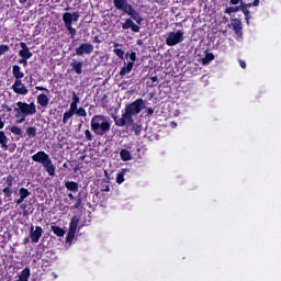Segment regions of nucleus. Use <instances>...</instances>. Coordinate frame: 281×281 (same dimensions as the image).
Returning a JSON list of instances; mask_svg holds the SVG:
<instances>
[{"mask_svg":"<svg viewBox=\"0 0 281 281\" xmlns=\"http://www.w3.org/2000/svg\"><path fill=\"white\" fill-rule=\"evenodd\" d=\"M13 113L16 124H23L27 117L34 116L36 113V103L18 101L13 108Z\"/></svg>","mask_w":281,"mask_h":281,"instance_id":"1","label":"nucleus"},{"mask_svg":"<svg viewBox=\"0 0 281 281\" xmlns=\"http://www.w3.org/2000/svg\"><path fill=\"white\" fill-rule=\"evenodd\" d=\"M111 117L104 115H94L90 122L91 131L100 136L105 135V133L111 131Z\"/></svg>","mask_w":281,"mask_h":281,"instance_id":"2","label":"nucleus"},{"mask_svg":"<svg viewBox=\"0 0 281 281\" xmlns=\"http://www.w3.org/2000/svg\"><path fill=\"white\" fill-rule=\"evenodd\" d=\"M114 8L116 10H120L121 12H124V14H127V16H131L133 21H135L138 25H142V21H144V18L139 15V12H137L131 3H128V0H113Z\"/></svg>","mask_w":281,"mask_h":281,"instance_id":"3","label":"nucleus"},{"mask_svg":"<svg viewBox=\"0 0 281 281\" xmlns=\"http://www.w3.org/2000/svg\"><path fill=\"white\" fill-rule=\"evenodd\" d=\"M32 160L36 161L37 164H42L43 168L49 175V177H54L56 175V167L52 162V158L45 151H37L35 155L32 156Z\"/></svg>","mask_w":281,"mask_h":281,"instance_id":"4","label":"nucleus"},{"mask_svg":"<svg viewBox=\"0 0 281 281\" xmlns=\"http://www.w3.org/2000/svg\"><path fill=\"white\" fill-rule=\"evenodd\" d=\"M80 19L79 12H66L63 14V21L65 23L66 30L69 32L71 38H76V29H74L72 23H78Z\"/></svg>","mask_w":281,"mask_h":281,"instance_id":"5","label":"nucleus"},{"mask_svg":"<svg viewBox=\"0 0 281 281\" xmlns=\"http://www.w3.org/2000/svg\"><path fill=\"white\" fill-rule=\"evenodd\" d=\"M186 32L183 30L172 31L166 34V45L168 47H175L179 43H183Z\"/></svg>","mask_w":281,"mask_h":281,"instance_id":"6","label":"nucleus"},{"mask_svg":"<svg viewBox=\"0 0 281 281\" xmlns=\"http://www.w3.org/2000/svg\"><path fill=\"white\" fill-rule=\"evenodd\" d=\"M144 106H146L144 99H136L125 106V111L130 112L132 115H139L144 110Z\"/></svg>","mask_w":281,"mask_h":281,"instance_id":"7","label":"nucleus"},{"mask_svg":"<svg viewBox=\"0 0 281 281\" xmlns=\"http://www.w3.org/2000/svg\"><path fill=\"white\" fill-rule=\"evenodd\" d=\"M114 122L116 126H131L134 124L135 120L133 119V114L124 110L122 113V117H114Z\"/></svg>","mask_w":281,"mask_h":281,"instance_id":"8","label":"nucleus"},{"mask_svg":"<svg viewBox=\"0 0 281 281\" xmlns=\"http://www.w3.org/2000/svg\"><path fill=\"white\" fill-rule=\"evenodd\" d=\"M78 223H80V218L78 216H74L70 222L68 235L66 236V243H68V245L74 243V238L76 237V232L78 229Z\"/></svg>","mask_w":281,"mask_h":281,"instance_id":"9","label":"nucleus"},{"mask_svg":"<svg viewBox=\"0 0 281 281\" xmlns=\"http://www.w3.org/2000/svg\"><path fill=\"white\" fill-rule=\"evenodd\" d=\"M11 89L16 95H27V93H30V89L23 83V80H15Z\"/></svg>","mask_w":281,"mask_h":281,"instance_id":"10","label":"nucleus"},{"mask_svg":"<svg viewBox=\"0 0 281 281\" xmlns=\"http://www.w3.org/2000/svg\"><path fill=\"white\" fill-rule=\"evenodd\" d=\"M85 54H93V45L89 43H83L79 47L76 48L77 56H85Z\"/></svg>","mask_w":281,"mask_h":281,"instance_id":"11","label":"nucleus"},{"mask_svg":"<svg viewBox=\"0 0 281 281\" xmlns=\"http://www.w3.org/2000/svg\"><path fill=\"white\" fill-rule=\"evenodd\" d=\"M30 236L32 243H38V240H41V237L43 236V228L41 226H36L34 228V225H32Z\"/></svg>","mask_w":281,"mask_h":281,"instance_id":"12","label":"nucleus"},{"mask_svg":"<svg viewBox=\"0 0 281 281\" xmlns=\"http://www.w3.org/2000/svg\"><path fill=\"white\" fill-rule=\"evenodd\" d=\"M122 29L123 30H131L132 32H139V30H142V27H139V25L135 24V22H133V19L128 18L125 20V22L122 24Z\"/></svg>","mask_w":281,"mask_h":281,"instance_id":"13","label":"nucleus"},{"mask_svg":"<svg viewBox=\"0 0 281 281\" xmlns=\"http://www.w3.org/2000/svg\"><path fill=\"white\" fill-rule=\"evenodd\" d=\"M20 52H19V56H21V58H31L33 56V54L30 52V47H27V44H25V42H21L20 43Z\"/></svg>","mask_w":281,"mask_h":281,"instance_id":"14","label":"nucleus"},{"mask_svg":"<svg viewBox=\"0 0 281 281\" xmlns=\"http://www.w3.org/2000/svg\"><path fill=\"white\" fill-rule=\"evenodd\" d=\"M231 25L237 36H243V23L239 19H232Z\"/></svg>","mask_w":281,"mask_h":281,"instance_id":"15","label":"nucleus"},{"mask_svg":"<svg viewBox=\"0 0 281 281\" xmlns=\"http://www.w3.org/2000/svg\"><path fill=\"white\" fill-rule=\"evenodd\" d=\"M70 67H71L72 71H75V74H77L78 76H80V74H82V67H83L82 61L72 59L70 63Z\"/></svg>","mask_w":281,"mask_h":281,"instance_id":"16","label":"nucleus"},{"mask_svg":"<svg viewBox=\"0 0 281 281\" xmlns=\"http://www.w3.org/2000/svg\"><path fill=\"white\" fill-rule=\"evenodd\" d=\"M30 194H32L27 189L25 188H21L19 190V199L16 200V204L21 205V203H23V201H25V199H27V196H30Z\"/></svg>","mask_w":281,"mask_h":281,"instance_id":"17","label":"nucleus"},{"mask_svg":"<svg viewBox=\"0 0 281 281\" xmlns=\"http://www.w3.org/2000/svg\"><path fill=\"white\" fill-rule=\"evenodd\" d=\"M12 75L15 78V80H21L25 77V74L21 70V66L14 65L12 67Z\"/></svg>","mask_w":281,"mask_h":281,"instance_id":"18","label":"nucleus"},{"mask_svg":"<svg viewBox=\"0 0 281 281\" xmlns=\"http://www.w3.org/2000/svg\"><path fill=\"white\" fill-rule=\"evenodd\" d=\"M37 104L45 109L49 104V97L45 93H41L37 95Z\"/></svg>","mask_w":281,"mask_h":281,"instance_id":"19","label":"nucleus"},{"mask_svg":"<svg viewBox=\"0 0 281 281\" xmlns=\"http://www.w3.org/2000/svg\"><path fill=\"white\" fill-rule=\"evenodd\" d=\"M120 157L122 161H131L133 159V156L131 155V151H128V149H122L120 151Z\"/></svg>","mask_w":281,"mask_h":281,"instance_id":"20","label":"nucleus"},{"mask_svg":"<svg viewBox=\"0 0 281 281\" xmlns=\"http://www.w3.org/2000/svg\"><path fill=\"white\" fill-rule=\"evenodd\" d=\"M0 145L4 150H8V136H5V132L0 131Z\"/></svg>","mask_w":281,"mask_h":281,"instance_id":"21","label":"nucleus"},{"mask_svg":"<svg viewBox=\"0 0 281 281\" xmlns=\"http://www.w3.org/2000/svg\"><path fill=\"white\" fill-rule=\"evenodd\" d=\"M30 280V268H25L19 276L16 281H27Z\"/></svg>","mask_w":281,"mask_h":281,"instance_id":"22","label":"nucleus"},{"mask_svg":"<svg viewBox=\"0 0 281 281\" xmlns=\"http://www.w3.org/2000/svg\"><path fill=\"white\" fill-rule=\"evenodd\" d=\"M131 71H133V63H127V65L121 69L120 76L124 77L126 74H131Z\"/></svg>","mask_w":281,"mask_h":281,"instance_id":"23","label":"nucleus"},{"mask_svg":"<svg viewBox=\"0 0 281 281\" xmlns=\"http://www.w3.org/2000/svg\"><path fill=\"white\" fill-rule=\"evenodd\" d=\"M239 10H243L241 4L237 7H228L225 9V14H234L236 12H239Z\"/></svg>","mask_w":281,"mask_h":281,"instance_id":"24","label":"nucleus"},{"mask_svg":"<svg viewBox=\"0 0 281 281\" xmlns=\"http://www.w3.org/2000/svg\"><path fill=\"white\" fill-rule=\"evenodd\" d=\"M241 12L245 16V20H246V23L247 25H250V21H251V13L249 12V9H246V8H241Z\"/></svg>","mask_w":281,"mask_h":281,"instance_id":"25","label":"nucleus"},{"mask_svg":"<svg viewBox=\"0 0 281 281\" xmlns=\"http://www.w3.org/2000/svg\"><path fill=\"white\" fill-rule=\"evenodd\" d=\"M65 186H66L67 190H70L71 192H78V183L77 182L68 181V182H66Z\"/></svg>","mask_w":281,"mask_h":281,"instance_id":"26","label":"nucleus"},{"mask_svg":"<svg viewBox=\"0 0 281 281\" xmlns=\"http://www.w3.org/2000/svg\"><path fill=\"white\" fill-rule=\"evenodd\" d=\"M72 115H76V113H74L71 110L66 111L63 116V124H67V122L71 120Z\"/></svg>","mask_w":281,"mask_h":281,"instance_id":"27","label":"nucleus"},{"mask_svg":"<svg viewBox=\"0 0 281 281\" xmlns=\"http://www.w3.org/2000/svg\"><path fill=\"white\" fill-rule=\"evenodd\" d=\"M50 229L56 236L63 237L65 236V229L58 227V226H50Z\"/></svg>","mask_w":281,"mask_h":281,"instance_id":"28","label":"nucleus"},{"mask_svg":"<svg viewBox=\"0 0 281 281\" xmlns=\"http://www.w3.org/2000/svg\"><path fill=\"white\" fill-rule=\"evenodd\" d=\"M214 60V54L207 53L205 57L202 59V65H210Z\"/></svg>","mask_w":281,"mask_h":281,"instance_id":"29","label":"nucleus"},{"mask_svg":"<svg viewBox=\"0 0 281 281\" xmlns=\"http://www.w3.org/2000/svg\"><path fill=\"white\" fill-rule=\"evenodd\" d=\"M10 132L13 134V135H22L23 134V130L16 125H13L10 127Z\"/></svg>","mask_w":281,"mask_h":281,"instance_id":"30","label":"nucleus"},{"mask_svg":"<svg viewBox=\"0 0 281 281\" xmlns=\"http://www.w3.org/2000/svg\"><path fill=\"white\" fill-rule=\"evenodd\" d=\"M27 137H36V127L31 126L26 128Z\"/></svg>","mask_w":281,"mask_h":281,"instance_id":"31","label":"nucleus"},{"mask_svg":"<svg viewBox=\"0 0 281 281\" xmlns=\"http://www.w3.org/2000/svg\"><path fill=\"white\" fill-rule=\"evenodd\" d=\"M126 175V170L119 172L116 176V183L122 184L124 183V176Z\"/></svg>","mask_w":281,"mask_h":281,"instance_id":"32","label":"nucleus"},{"mask_svg":"<svg viewBox=\"0 0 281 281\" xmlns=\"http://www.w3.org/2000/svg\"><path fill=\"white\" fill-rule=\"evenodd\" d=\"M130 126H132V131H134L135 135H139L142 133V125L133 123Z\"/></svg>","mask_w":281,"mask_h":281,"instance_id":"33","label":"nucleus"},{"mask_svg":"<svg viewBox=\"0 0 281 281\" xmlns=\"http://www.w3.org/2000/svg\"><path fill=\"white\" fill-rule=\"evenodd\" d=\"M76 115H78V117H87V110H85L83 108H79L76 112Z\"/></svg>","mask_w":281,"mask_h":281,"instance_id":"34","label":"nucleus"},{"mask_svg":"<svg viewBox=\"0 0 281 281\" xmlns=\"http://www.w3.org/2000/svg\"><path fill=\"white\" fill-rule=\"evenodd\" d=\"M5 52H10V46L8 45H0V56H3Z\"/></svg>","mask_w":281,"mask_h":281,"instance_id":"35","label":"nucleus"},{"mask_svg":"<svg viewBox=\"0 0 281 281\" xmlns=\"http://www.w3.org/2000/svg\"><path fill=\"white\" fill-rule=\"evenodd\" d=\"M13 183H14V177L13 176H8L7 177L8 188H12Z\"/></svg>","mask_w":281,"mask_h":281,"instance_id":"36","label":"nucleus"},{"mask_svg":"<svg viewBox=\"0 0 281 281\" xmlns=\"http://www.w3.org/2000/svg\"><path fill=\"white\" fill-rule=\"evenodd\" d=\"M3 194H5V196H12V187H5L3 189Z\"/></svg>","mask_w":281,"mask_h":281,"instance_id":"37","label":"nucleus"},{"mask_svg":"<svg viewBox=\"0 0 281 281\" xmlns=\"http://www.w3.org/2000/svg\"><path fill=\"white\" fill-rule=\"evenodd\" d=\"M130 60H132V61H128V63H132V66L135 65V61L137 60V54L131 53Z\"/></svg>","mask_w":281,"mask_h":281,"instance_id":"38","label":"nucleus"},{"mask_svg":"<svg viewBox=\"0 0 281 281\" xmlns=\"http://www.w3.org/2000/svg\"><path fill=\"white\" fill-rule=\"evenodd\" d=\"M85 135L88 142H91L93 139V135L91 134V131L86 130Z\"/></svg>","mask_w":281,"mask_h":281,"instance_id":"39","label":"nucleus"},{"mask_svg":"<svg viewBox=\"0 0 281 281\" xmlns=\"http://www.w3.org/2000/svg\"><path fill=\"white\" fill-rule=\"evenodd\" d=\"M114 54H116L119 58H124V50H122V48L114 49Z\"/></svg>","mask_w":281,"mask_h":281,"instance_id":"40","label":"nucleus"},{"mask_svg":"<svg viewBox=\"0 0 281 281\" xmlns=\"http://www.w3.org/2000/svg\"><path fill=\"white\" fill-rule=\"evenodd\" d=\"M78 103H80V98L78 97V94H76V92H72V104Z\"/></svg>","mask_w":281,"mask_h":281,"instance_id":"41","label":"nucleus"},{"mask_svg":"<svg viewBox=\"0 0 281 281\" xmlns=\"http://www.w3.org/2000/svg\"><path fill=\"white\" fill-rule=\"evenodd\" d=\"M77 110H78V103H71L69 111H71L72 113H76Z\"/></svg>","mask_w":281,"mask_h":281,"instance_id":"42","label":"nucleus"},{"mask_svg":"<svg viewBox=\"0 0 281 281\" xmlns=\"http://www.w3.org/2000/svg\"><path fill=\"white\" fill-rule=\"evenodd\" d=\"M27 60H30V59L22 57L21 59H19V63H20V65H24V67H27Z\"/></svg>","mask_w":281,"mask_h":281,"instance_id":"43","label":"nucleus"},{"mask_svg":"<svg viewBox=\"0 0 281 281\" xmlns=\"http://www.w3.org/2000/svg\"><path fill=\"white\" fill-rule=\"evenodd\" d=\"M35 89H36V91H45V92L49 93V89H47L45 87L36 86Z\"/></svg>","mask_w":281,"mask_h":281,"instance_id":"44","label":"nucleus"},{"mask_svg":"<svg viewBox=\"0 0 281 281\" xmlns=\"http://www.w3.org/2000/svg\"><path fill=\"white\" fill-rule=\"evenodd\" d=\"M241 8H245L246 10H249V8H254V4L250 3H243L241 2Z\"/></svg>","mask_w":281,"mask_h":281,"instance_id":"45","label":"nucleus"},{"mask_svg":"<svg viewBox=\"0 0 281 281\" xmlns=\"http://www.w3.org/2000/svg\"><path fill=\"white\" fill-rule=\"evenodd\" d=\"M251 5H252V8H258V5H260V0H254L251 2Z\"/></svg>","mask_w":281,"mask_h":281,"instance_id":"46","label":"nucleus"},{"mask_svg":"<svg viewBox=\"0 0 281 281\" xmlns=\"http://www.w3.org/2000/svg\"><path fill=\"white\" fill-rule=\"evenodd\" d=\"M232 5H238V3H243V0H231Z\"/></svg>","mask_w":281,"mask_h":281,"instance_id":"47","label":"nucleus"},{"mask_svg":"<svg viewBox=\"0 0 281 281\" xmlns=\"http://www.w3.org/2000/svg\"><path fill=\"white\" fill-rule=\"evenodd\" d=\"M239 65L241 67V69H247V64L243 60H239Z\"/></svg>","mask_w":281,"mask_h":281,"instance_id":"48","label":"nucleus"},{"mask_svg":"<svg viewBox=\"0 0 281 281\" xmlns=\"http://www.w3.org/2000/svg\"><path fill=\"white\" fill-rule=\"evenodd\" d=\"M155 113V110L153 108H147V115H153Z\"/></svg>","mask_w":281,"mask_h":281,"instance_id":"49","label":"nucleus"},{"mask_svg":"<svg viewBox=\"0 0 281 281\" xmlns=\"http://www.w3.org/2000/svg\"><path fill=\"white\" fill-rule=\"evenodd\" d=\"M102 190L103 192H111V188L109 187V184H106Z\"/></svg>","mask_w":281,"mask_h":281,"instance_id":"50","label":"nucleus"},{"mask_svg":"<svg viewBox=\"0 0 281 281\" xmlns=\"http://www.w3.org/2000/svg\"><path fill=\"white\" fill-rule=\"evenodd\" d=\"M8 113H11L12 108L10 105H3Z\"/></svg>","mask_w":281,"mask_h":281,"instance_id":"51","label":"nucleus"},{"mask_svg":"<svg viewBox=\"0 0 281 281\" xmlns=\"http://www.w3.org/2000/svg\"><path fill=\"white\" fill-rule=\"evenodd\" d=\"M80 200H78V202L75 204V209L78 210V207H80Z\"/></svg>","mask_w":281,"mask_h":281,"instance_id":"52","label":"nucleus"},{"mask_svg":"<svg viewBox=\"0 0 281 281\" xmlns=\"http://www.w3.org/2000/svg\"><path fill=\"white\" fill-rule=\"evenodd\" d=\"M151 82H157V77H151Z\"/></svg>","mask_w":281,"mask_h":281,"instance_id":"53","label":"nucleus"},{"mask_svg":"<svg viewBox=\"0 0 281 281\" xmlns=\"http://www.w3.org/2000/svg\"><path fill=\"white\" fill-rule=\"evenodd\" d=\"M20 3H27V0H20Z\"/></svg>","mask_w":281,"mask_h":281,"instance_id":"54","label":"nucleus"},{"mask_svg":"<svg viewBox=\"0 0 281 281\" xmlns=\"http://www.w3.org/2000/svg\"><path fill=\"white\" fill-rule=\"evenodd\" d=\"M68 196H69V199H74V194L72 193H69Z\"/></svg>","mask_w":281,"mask_h":281,"instance_id":"55","label":"nucleus"},{"mask_svg":"<svg viewBox=\"0 0 281 281\" xmlns=\"http://www.w3.org/2000/svg\"><path fill=\"white\" fill-rule=\"evenodd\" d=\"M53 278H58V274H56V272H53Z\"/></svg>","mask_w":281,"mask_h":281,"instance_id":"56","label":"nucleus"},{"mask_svg":"<svg viewBox=\"0 0 281 281\" xmlns=\"http://www.w3.org/2000/svg\"><path fill=\"white\" fill-rule=\"evenodd\" d=\"M114 47H120V44L115 43V44H114Z\"/></svg>","mask_w":281,"mask_h":281,"instance_id":"57","label":"nucleus"}]
</instances>
